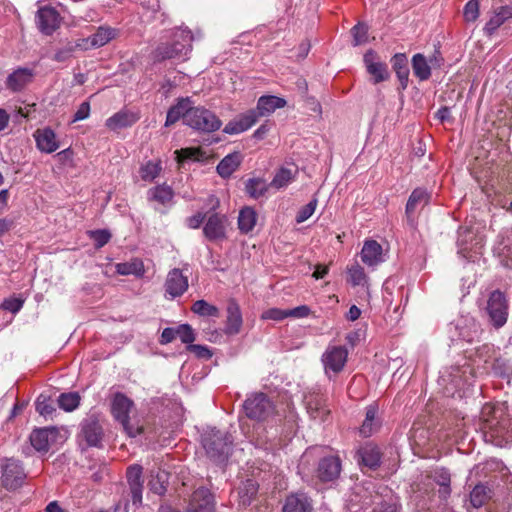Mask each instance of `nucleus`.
Instances as JSON below:
<instances>
[{
	"instance_id": "1",
	"label": "nucleus",
	"mask_w": 512,
	"mask_h": 512,
	"mask_svg": "<svg viewBox=\"0 0 512 512\" xmlns=\"http://www.w3.org/2000/svg\"><path fill=\"white\" fill-rule=\"evenodd\" d=\"M481 415L486 441L498 447H505L512 443L511 421L503 405L486 404L482 408Z\"/></svg>"
},
{
	"instance_id": "2",
	"label": "nucleus",
	"mask_w": 512,
	"mask_h": 512,
	"mask_svg": "<svg viewBox=\"0 0 512 512\" xmlns=\"http://www.w3.org/2000/svg\"><path fill=\"white\" fill-rule=\"evenodd\" d=\"M286 106L284 98L267 95L261 96L258 99L256 109H251L246 113L240 115L237 119L230 121L226 124L223 131L227 134H239L251 128L259 117L268 116L276 109Z\"/></svg>"
},
{
	"instance_id": "3",
	"label": "nucleus",
	"mask_w": 512,
	"mask_h": 512,
	"mask_svg": "<svg viewBox=\"0 0 512 512\" xmlns=\"http://www.w3.org/2000/svg\"><path fill=\"white\" fill-rule=\"evenodd\" d=\"M193 36L190 30L178 28L169 41L160 43L153 52L157 62L165 60H186L192 50Z\"/></svg>"
},
{
	"instance_id": "4",
	"label": "nucleus",
	"mask_w": 512,
	"mask_h": 512,
	"mask_svg": "<svg viewBox=\"0 0 512 512\" xmlns=\"http://www.w3.org/2000/svg\"><path fill=\"white\" fill-rule=\"evenodd\" d=\"M232 444V436L216 428L208 429L202 435V445L207 456L219 464L228 460L232 452Z\"/></svg>"
},
{
	"instance_id": "5",
	"label": "nucleus",
	"mask_w": 512,
	"mask_h": 512,
	"mask_svg": "<svg viewBox=\"0 0 512 512\" xmlns=\"http://www.w3.org/2000/svg\"><path fill=\"white\" fill-rule=\"evenodd\" d=\"M134 403L125 394L117 392L114 394L111 404V413L113 417L121 423L125 432L130 437H136L143 432V427L138 425H132L130 423L129 413Z\"/></svg>"
},
{
	"instance_id": "6",
	"label": "nucleus",
	"mask_w": 512,
	"mask_h": 512,
	"mask_svg": "<svg viewBox=\"0 0 512 512\" xmlns=\"http://www.w3.org/2000/svg\"><path fill=\"white\" fill-rule=\"evenodd\" d=\"M221 125L222 122L215 113L202 106H192L187 115V126L200 132H215L220 129Z\"/></svg>"
},
{
	"instance_id": "7",
	"label": "nucleus",
	"mask_w": 512,
	"mask_h": 512,
	"mask_svg": "<svg viewBox=\"0 0 512 512\" xmlns=\"http://www.w3.org/2000/svg\"><path fill=\"white\" fill-rule=\"evenodd\" d=\"M248 418L264 421L273 415L275 407L269 397L262 392L250 395L243 404Z\"/></svg>"
},
{
	"instance_id": "8",
	"label": "nucleus",
	"mask_w": 512,
	"mask_h": 512,
	"mask_svg": "<svg viewBox=\"0 0 512 512\" xmlns=\"http://www.w3.org/2000/svg\"><path fill=\"white\" fill-rule=\"evenodd\" d=\"M508 301L506 296L500 290H494L490 293L487 300L486 311L490 322L496 329L503 327L508 319Z\"/></svg>"
},
{
	"instance_id": "9",
	"label": "nucleus",
	"mask_w": 512,
	"mask_h": 512,
	"mask_svg": "<svg viewBox=\"0 0 512 512\" xmlns=\"http://www.w3.org/2000/svg\"><path fill=\"white\" fill-rule=\"evenodd\" d=\"M0 467L2 469V484L6 489L14 490L23 484L26 474L19 460L3 459L0 461Z\"/></svg>"
},
{
	"instance_id": "10",
	"label": "nucleus",
	"mask_w": 512,
	"mask_h": 512,
	"mask_svg": "<svg viewBox=\"0 0 512 512\" xmlns=\"http://www.w3.org/2000/svg\"><path fill=\"white\" fill-rule=\"evenodd\" d=\"M348 358V350L343 346H329L322 355V363L326 375L331 378L330 373L334 375L340 373Z\"/></svg>"
},
{
	"instance_id": "11",
	"label": "nucleus",
	"mask_w": 512,
	"mask_h": 512,
	"mask_svg": "<svg viewBox=\"0 0 512 512\" xmlns=\"http://www.w3.org/2000/svg\"><path fill=\"white\" fill-rule=\"evenodd\" d=\"M228 225V217L225 214L211 213L203 226V234L211 242L225 240Z\"/></svg>"
},
{
	"instance_id": "12",
	"label": "nucleus",
	"mask_w": 512,
	"mask_h": 512,
	"mask_svg": "<svg viewBox=\"0 0 512 512\" xmlns=\"http://www.w3.org/2000/svg\"><path fill=\"white\" fill-rule=\"evenodd\" d=\"M35 20L39 31L50 36L60 27L62 17L56 8L46 5L38 9Z\"/></svg>"
},
{
	"instance_id": "13",
	"label": "nucleus",
	"mask_w": 512,
	"mask_h": 512,
	"mask_svg": "<svg viewBox=\"0 0 512 512\" xmlns=\"http://www.w3.org/2000/svg\"><path fill=\"white\" fill-rule=\"evenodd\" d=\"M143 468L138 464L131 465L127 468L126 478L129 485L132 503L135 507H139L142 503V480Z\"/></svg>"
},
{
	"instance_id": "14",
	"label": "nucleus",
	"mask_w": 512,
	"mask_h": 512,
	"mask_svg": "<svg viewBox=\"0 0 512 512\" xmlns=\"http://www.w3.org/2000/svg\"><path fill=\"white\" fill-rule=\"evenodd\" d=\"M188 289V279L178 268L172 269L165 281L166 298L174 299L183 295Z\"/></svg>"
},
{
	"instance_id": "15",
	"label": "nucleus",
	"mask_w": 512,
	"mask_h": 512,
	"mask_svg": "<svg viewBox=\"0 0 512 512\" xmlns=\"http://www.w3.org/2000/svg\"><path fill=\"white\" fill-rule=\"evenodd\" d=\"M363 61L367 72L372 75L375 84L389 79L390 74L387 65L378 61V55L374 50H368L364 54Z\"/></svg>"
},
{
	"instance_id": "16",
	"label": "nucleus",
	"mask_w": 512,
	"mask_h": 512,
	"mask_svg": "<svg viewBox=\"0 0 512 512\" xmlns=\"http://www.w3.org/2000/svg\"><path fill=\"white\" fill-rule=\"evenodd\" d=\"M356 454L359 465L368 467L371 470H376L381 465L382 453L379 447L372 442H367L360 446Z\"/></svg>"
},
{
	"instance_id": "17",
	"label": "nucleus",
	"mask_w": 512,
	"mask_h": 512,
	"mask_svg": "<svg viewBox=\"0 0 512 512\" xmlns=\"http://www.w3.org/2000/svg\"><path fill=\"white\" fill-rule=\"evenodd\" d=\"M57 436V428L44 427L33 430L29 439L35 450L39 452H47L50 445L56 442Z\"/></svg>"
},
{
	"instance_id": "18",
	"label": "nucleus",
	"mask_w": 512,
	"mask_h": 512,
	"mask_svg": "<svg viewBox=\"0 0 512 512\" xmlns=\"http://www.w3.org/2000/svg\"><path fill=\"white\" fill-rule=\"evenodd\" d=\"M81 434L88 446L98 447L100 445L103 429L95 416H89L82 421Z\"/></svg>"
},
{
	"instance_id": "19",
	"label": "nucleus",
	"mask_w": 512,
	"mask_h": 512,
	"mask_svg": "<svg viewBox=\"0 0 512 512\" xmlns=\"http://www.w3.org/2000/svg\"><path fill=\"white\" fill-rule=\"evenodd\" d=\"M341 472V460L338 456L324 457L319 461L317 477L322 482H330L337 479Z\"/></svg>"
},
{
	"instance_id": "20",
	"label": "nucleus",
	"mask_w": 512,
	"mask_h": 512,
	"mask_svg": "<svg viewBox=\"0 0 512 512\" xmlns=\"http://www.w3.org/2000/svg\"><path fill=\"white\" fill-rule=\"evenodd\" d=\"M430 201V194L428 191L424 188H416L412 191L410 194L406 208H405V214L407 217V221L410 226H414L415 224V211L420 208L427 205Z\"/></svg>"
},
{
	"instance_id": "21",
	"label": "nucleus",
	"mask_w": 512,
	"mask_h": 512,
	"mask_svg": "<svg viewBox=\"0 0 512 512\" xmlns=\"http://www.w3.org/2000/svg\"><path fill=\"white\" fill-rule=\"evenodd\" d=\"M36 147L43 153H53L59 148L57 135L50 127L39 128L33 133Z\"/></svg>"
},
{
	"instance_id": "22",
	"label": "nucleus",
	"mask_w": 512,
	"mask_h": 512,
	"mask_svg": "<svg viewBox=\"0 0 512 512\" xmlns=\"http://www.w3.org/2000/svg\"><path fill=\"white\" fill-rule=\"evenodd\" d=\"M187 512H214V501L210 491L203 487L195 490Z\"/></svg>"
},
{
	"instance_id": "23",
	"label": "nucleus",
	"mask_w": 512,
	"mask_h": 512,
	"mask_svg": "<svg viewBox=\"0 0 512 512\" xmlns=\"http://www.w3.org/2000/svg\"><path fill=\"white\" fill-rule=\"evenodd\" d=\"M34 71L27 67H20L8 75L5 85L12 92L22 91L33 81Z\"/></svg>"
},
{
	"instance_id": "24",
	"label": "nucleus",
	"mask_w": 512,
	"mask_h": 512,
	"mask_svg": "<svg viewBox=\"0 0 512 512\" xmlns=\"http://www.w3.org/2000/svg\"><path fill=\"white\" fill-rule=\"evenodd\" d=\"M473 369L465 362L463 365H456L450 367V370L443 377H447V380L458 389L463 388L466 384H470V380L473 378Z\"/></svg>"
},
{
	"instance_id": "25",
	"label": "nucleus",
	"mask_w": 512,
	"mask_h": 512,
	"mask_svg": "<svg viewBox=\"0 0 512 512\" xmlns=\"http://www.w3.org/2000/svg\"><path fill=\"white\" fill-rule=\"evenodd\" d=\"M191 109L192 101L190 98H179L177 103L168 109L165 126L169 127L180 119H183V123L187 125V115Z\"/></svg>"
},
{
	"instance_id": "26",
	"label": "nucleus",
	"mask_w": 512,
	"mask_h": 512,
	"mask_svg": "<svg viewBox=\"0 0 512 512\" xmlns=\"http://www.w3.org/2000/svg\"><path fill=\"white\" fill-rule=\"evenodd\" d=\"M140 119L138 113L129 110H120L111 117H109L105 125L112 131H118L123 128H127L135 124Z\"/></svg>"
},
{
	"instance_id": "27",
	"label": "nucleus",
	"mask_w": 512,
	"mask_h": 512,
	"mask_svg": "<svg viewBox=\"0 0 512 512\" xmlns=\"http://www.w3.org/2000/svg\"><path fill=\"white\" fill-rule=\"evenodd\" d=\"M117 35V31L108 26H100L97 31L86 39H80L83 48L87 49L88 44L90 47L98 48L106 45Z\"/></svg>"
},
{
	"instance_id": "28",
	"label": "nucleus",
	"mask_w": 512,
	"mask_h": 512,
	"mask_svg": "<svg viewBox=\"0 0 512 512\" xmlns=\"http://www.w3.org/2000/svg\"><path fill=\"white\" fill-rule=\"evenodd\" d=\"M311 499L304 493L289 495L282 508V512H312Z\"/></svg>"
},
{
	"instance_id": "29",
	"label": "nucleus",
	"mask_w": 512,
	"mask_h": 512,
	"mask_svg": "<svg viewBox=\"0 0 512 512\" xmlns=\"http://www.w3.org/2000/svg\"><path fill=\"white\" fill-rule=\"evenodd\" d=\"M512 18V6L505 5L497 8L490 19L485 24L483 30L488 36H492L497 29L502 26L508 19Z\"/></svg>"
},
{
	"instance_id": "30",
	"label": "nucleus",
	"mask_w": 512,
	"mask_h": 512,
	"mask_svg": "<svg viewBox=\"0 0 512 512\" xmlns=\"http://www.w3.org/2000/svg\"><path fill=\"white\" fill-rule=\"evenodd\" d=\"M361 260L368 266H376L383 262L382 246L375 240L365 241L361 250Z\"/></svg>"
},
{
	"instance_id": "31",
	"label": "nucleus",
	"mask_w": 512,
	"mask_h": 512,
	"mask_svg": "<svg viewBox=\"0 0 512 512\" xmlns=\"http://www.w3.org/2000/svg\"><path fill=\"white\" fill-rule=\"evenodd\" d=\"M430 478L439 485V498L446 501L451 495V475L445 468H436L431 472Z\"/></svg>"
},
{
	"instance_id": "32",
	"label": "nucleus",
	"mask_w": 512,
	"mask_h": 512,
	"mask_svg": "<svg viewBox=\"0 0 512 512\" xmlns=\"http://www.w3.org/2000/svg\"><path fill=\"white\" fill-rule=\"evenodd\" d=\"M242 314L239 305L235 301H230L227 307V320L225 333L235 335L240 332L242 326Z\"/></svg>"
},
{
	"instance_id": "33",
	"label": "nucleus",
	"mask_w": 512,
	"mask_h": 512,
	"mask_svg": "<svg viewBox=\"0 0 512 512\" xmlns=\"http://www.w3.org/2000/svg\"><path fill=\"white\" fill-rule=\"evenodd\" d=\"M115 271L119 275L129 276L133 275L137 278H142L145 275V266L140 258H132L127 262L117 263Z\"/></svg>"
},
{
	"instance_id": "34",
	"label": "nucleus",
	"mask_w": 512,
	"mask_h": 512,
	"mask_svg": "<svg viewBox=\"0 0 512 512\" xmlns=\"http://www.w3.org/2000/svg\"><path fill=\"white\" fill-rule=\"evenodd\" d=\"M242 156L239 152L226 155L217 165V173L224 179L229 178L240 166Z\"/></svg>"
},
{
	"instance_id": "35",
	"label": "nucleus",
	"mask_w": 512,
	"mask_h": 512,
	"mask_svg": "<svg viewBox=\"0 0 512 512\" xmlns=\"http://www.w3.org/2000/svg\"><path fill=\"white\" fill-rule=\"evenodd\" d=\"M378 407L376 405H369L366 408L365 419L359 428V432L363 437H370L380 427V421L377 418Z\"/></svg>"
},
{
	"instance_id": "36",
	"label": "nucleus",
	"mask_w": 512,
	"mask_h": 512,
	"mask_svg": "<svg viewBox=\"0 0 512 512\" xmlns=\"http://www.w3.org/2000/svg\"><path fill=\"white\" fill-rule=\"evenodd\" d=\"M174 196L172 188L166 184L157 185L147 191L149 202H157L161 205L169 204Z\"/></svg>"
},
{
	"instance_id": "37",
	"label": "nucleus",
	"mask_w": 512,
	"mask_h": 512,
	"mask_svg": "<svg viewBox=\"0 0 512 512\" xmlns=\"http://www.w3.org/2000/svg\"><path fill=\"white\" fill-rule=\"evenodd\" d=\"M392 67L400 81L402 89L408 85L409 69L407 66V57L403 53L395 54L391 59Z\"/></svg>"
},
{
	"instance_id": "38",
	"label": "nucleus",
	"mask_w": 512,
	"mask_h": 512,
	"mask_svg": "<svg viewBox=\"0 0 512 512\" xmlns=\"http://www.w3.org/2000/svg\"><path fill=\"white\" fill-rule=\"evenodd\" d=\"M493 494L492 489L483 483L477 484L470 492V503L474 508L482 507Z\"/></svg>"
},
{
	"instance_id": "39",
	"label": "nucleus",
	"mask_w": 512,
	"mask_h": 512,
	"mask_svg": "<svg viewBox=\"0 0 512 512\" xmlns=\"http://www.w3.org/2000/svg\"><path fill=\"white\" fill-rule=\"evenodd\" d=\"M257 214L251 207H244L240 210L238 216V228L241 233L247 234L253 230L256 225Z\"/></svg>"
},
{
	"instance_id": "40",
	"label": "nucleus",
	"mask_w": 512,
	"mask_h": 512,
	"mask_svg": "<svg viewBox=\"0 0 512 512\" xmlns=\"http://www.w3.org/2000/svg\"><path fill=\"white\" fill-rule=\"evenodd\" d=\"M414 75L421 81L428 80L431 76V66L423 54L417 53L412 58Z\"/></svg>"
},
{
	"instance_id": "41",
	"label": "nucleus",
	"mask_w": 512,
	"mask_h": 512,
	"mask_svg": "<svg viewBox=\"0 0 512 512\" xmlns=\"http://www.w3.org/2000/svg\"><path fill=\"white\" fill-rule=\"evenodd\" d=\"M168 474L165 471L158 470L155 474L151 475L148 482L149 489L157 494L163 495L167 490Z\"/></svg>"
},
{
	"instance_id": "42",
	"label": "nucleus",
	"mask_w": 512,
	"mask_h": 512,
	"mask_svg": "<svg viewBox=\"0 0 512 512\" xmlns=\"http://www.w3.org/2000/svg\"><path fill=\"white\" fill-rule=\"evenodd\" d=\"M245 190L250 197L258 199L267 192L268 185L264 179L251 178L246 181Z\"/></svg>"
},
{
	"instance_id": "43",
	"label": "nucleus",
	"mask_w": 512,
	"mask_h": 512,
	"mask_svg": "<svg viewBox=\"0 0 512 512\" xmlns=\"http://www.w3.org/2000/svg\"><path fill=\"white\" fill-rule=\"evenodd\" d=\"M80 400V395L77 392H68L60 394L57 402L61 409L71 412L79 406Z\"/></svg>"
},
{
	"instance_id": "44",
	"label": "nucleus",
	"mask_w": 512,
	"mask_h": 512,
	"mask_svg": "<svg viewBox=\"0 0 512 512\" xmlns=\"http://www.w3.org/2000/svg\"><path fill=\"white\" fill-rule=\"evenodd\" d=\"M257 491L258 485L254 480L247 479L243 482L242 486L239 488V497L242 505H249L253 497L257 494Z\"/></svg>"
},
{
	"instance_id": "45",
	"label": "nucleus",
	"mask_w": 512,
	"mask_h": 512,
	"mask_svg": "<svg viewBox=\"0 0 512 512\" xmlns=\"http://www.w3.org/2000/svg\"><path fill=\"white\" fill-rule=\"evenodd\" d=\"M296 171L288 168H281L274 176L270 186L275 189H281L290 184L295 178Z\"/></svg>"
},
{
	"instance_id": "46",
	"label": "nucleus",
	"mask_w": 512,
	"mask_h": 512,
	"mask_svg": "<svg viewBox=\"0 0 512 512\" xmlns=\"http://www.w3.org/2000/svg\"><path fill=\"white\" fill-rule=\"evenodd\" d=\"M191 310L202 317H218L219 309L205 300H197L193 303Z\"/></svg>"
},
{
	"instance_id": "47",
	"label": "nucleus",
	"mask_w": 512,
	"mask_h": 512,
	"mask_svg": "<svg viewBox=\"0 0 512 512\" xmlns=\"http://www.w3.org/2000/svg\"><path fill=\"white\" fill-rule=\"evenodd\" d=\"M77 49H84L80 39L76 42H68L64 47L59 48L55 52L53 60L57 62H65L73 56V53Z\"/></svg>"
},
{
	"instance_id": "48",
	"label": "nucleus",
	"mask_w": 512,
	"mask_h": 512,
	"mask_svg": "<svg viewBox=\"0 0 512 512\" xmlns=\"http://www.w3.org/2000/svg\"><path fill=\"white\" fill-rule=\"evenodd\" d=\"M161 170H162V167H161L160 161H158V162L148 161L141 166L139 173H140L142 180L151 182L156 177L159 176Z\"/></svg>"
},
{
	"instance_id": "49",
	"label": "nucleus",
	"mask_w": 512,
	"mask_h": 512,
	"mask_svg": "<svg viewBox=\"0 0 512 512\" xmlns=\"http://www.w3.org/2000/svg\"><path fill=\"white\" fill-rule=\"evenodd\" d=\"M348 275H349L348 281L351 283V285L367 286L368 278H367V275H366L364 269L360 265L356 264V265L351 266L348 269Z\"/></svg>"
},
{
	"instance_id": "50",
	"label": "nucleus",
	"mask_w": 512,
	"mask_h": 512,
	"mask_svg": "<svg viewBox=\"0 0 512 512\" xmlns=\"http://www.w3.org/2000/svg\"><path fill=\"white\" fill-rule=\"evenodd\" d=\"M35 405L36 411L44 417L51 416L55 412L53 400L46 395L41 394L37 398Z\"/></svg>"
},
{
	"instance_id": "51",
	"label": "nucleus",
	"mask_w": 512,
	"mask_h": 512,
	"mask_svg": "<svg viewBox=\"0 0 512 512\" xmlns=\"http://www.w3.org/2000/svg\"><path fill=\"white\" fill-rule=\"evenodd\" d=\"M494 251L499 256L501 264L512 269V245L501 242Z\"/></svg>"
},
{
	"instance_id": "52",
	"label": "nucleus",
	"mask_w": 512,
	"mask_h": 512,
	"mask_svg": "<svg viewBox=\"0 0 512 512\" xmlns=\"http://www.w3.org/2000/svg\"><path fill=\"white\" fill-rule=\"evenodd\" d=\"M318 205V199L316 197H313L309 203H307L305 206L301 207L299 211L297 212L295 221L297 224L303 223L306 220H308L315 212L316 207Z\"/></svg>"
},
{
	"instance_id": "53",
	"label": "nucleus",
	"mask_w": 512,
	"mask_h": 512,
	"mask_svg": "<svg viewBox=\"0 0 512 512\" xmlns=\"http://www.w3.org/2000/svg\"><path fill=\"white\" fill-rule=\"evenodd\" d=\"M353 36V45L359 46L368 40V27L365 24L358 23L351 29Z\"/></svg>"
},
{
	"instance_id": "54",
	"label": "nucleus",
	"mask_w": 512,
	"mask_h": 512,
	"mask_svg": "<svg viewBox=\"0 0 512 512\" xmlns=\"http://www.w3.org/2000/svg\"><path fill=\"white\" fill-rule=\"evenodd\" d=\"M479 0H469L463 9V16L465 21L474 22L479 17Z\"/></svg>"
},
{
	"instance_id": "55",
	"label": "nucleus",
	"mask_w": 512,
	"mask_h": 512,
	"mask_svg": "<svg viewBox=\"0 0 512 512\" xmlns=\"http://www.w3.org/2000/svg\"><path fill=\"white\" fill-rule=\"evenodd\" d=\"M88 234L94 241L96 248L105 246L111 239V233L106 229L92 230L89 231Z\"/></svg>"
},
{
	"instance_id": "56",
	"label": "nucleus",
	"mask_w": 512,
	"mask_h": 512,
	"mask_svg": "<svg viewBox=\"0 0 512 512\" xmlns=\"http://www.w3.org/2000/svg\"><path fill=\"white\" fill-rule=\"evenodd\" d=\"M176 335L180 340L188 345H192L195 341V333L189 324H181L176 327Z\"/></svg>"
},
{
	"instance_id": "57",
	"label": "nucleus",
	"mask_w": 512,
	"mask_h": 512,
	"mask_svg": "<svg viewBox=\"0 0 512 512\" xmlns=\"http://www.w3.org/2000/svg\"><path fill=\"white\" fill-rule=\"evenodd\" d=\"M177 154L178 161L190 160H201L204 153L200 148H183L175 152Z\"/></svg>"
},
{
	"instance_id": "58",
	"label": "nucleus",
	"mask_w": 512,
	"mask_h": 512,
	"mask_svg": "<svg viewBox=\"0 0 512 512\" xmlns=\"http://www.w3.org/2000/svg\"><path fill=\"white\" fill-rule=\"evenodd\" d=\"M289 317L288 309L270 308L262 313V319L282 321Z\"/></svg>"
},
{
	"instance_id": "59",
	"label": "nucleus",
	"mask_w": 512,
	"mask_h": 512,
	"mask_svg": "<svg viewBox=\"0 0 512 512\" xmlns=\"http://www.w3.org/2000/svg\"><path fill=\"white\" fill-rule=\"evenodd\" d=\"M187 349L194 353L198 358L210 359L213 355L207 346L200 344L188 345Z\"/></svg>"
},
{
	"instance_id": "60",
	"label": "nucleus",
	"mask_w": 512,
	"mask_h": 512,
	"mask_svg": "<svg viewBox=\"0 0 512 512\" xmlns=\"http://www.w3.org/2000/svg\"><path fill=\"white\" fill-rule=\"evenodd\" d=\"M23 304L24 300L20 298H8L5 299L4 302L2 303V308L15 314L18 311H20Z\"/></svg>"
},
{
	"instance_id": "61",
	"label": "nucleus",
	"mask_w": 512,
	"mask_h": 512,
	"mask_svg": "<svg viewBox=\"0 0 512 512\" xmlns=\"http://www.w3.org/2000/svg\"><path fill=\"white\" fill-rule=\"evenodd\" d=\"M205 219V214L202 212H197L196 214L186 218L185 223L186 226L190 229H198L203 224Z\"/></svg>"
},
{
	"instance_id": "62",
	"label": "nucleus",
	"mask_w": 512,
	"mask_h": 512,
	"mask_svg": "<svg viewBox=\"0 0 512 512\" xmlns=\"http://www.w3.org/2000/svg\"><path fill=\"white\" fill-rule=\"evenodd\" d=\"M90 114V104L89 102H83L78 107L77 111L74 114L73 122L81 121L89 117Z\"/></svg>"
},
{
	"instance_id": "63",
	"label": "nucleus",
	"mask_w": 512,
	"mask_h": 512,
	"mask_svg": "<svg viewBox=\"0 0 512 512\" xmlns=\"http://www.w3.org/2000/svg\"><path fill=\"white\" fill-rule=\"evenodd\" d=\"M289 317L304 318L310 314V308L306 305H301L293 309H288Z\"/></svg>"
},
{
	"instance_id": "64",
	"label": "nucleus",
	"mask_w": 512,
	"mask_h": 512,
	"mask_svg": "<svg viewBox=\"0 0 512 512\" xmlns=\"http://www.w3.org/2000/svg\"><path fill=\"white\" fill-rule=\"evenodd\" d=\"M176 328H170L167 327L162 331L160 343L161 344H168L172 342L176 337Z\"/></svg>"
}]
</instances>
